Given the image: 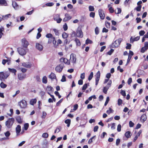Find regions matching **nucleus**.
Masks as SVG:
<instances>
[{"mask_svg":"<svg viewBox=\"0 0 148 148\" xmlns=\"http://www.w3.org/2000/svg\"><path fill=\"white\" fill-rule=\"evenodd\" d=\"M18 104L21 109H25L27 107V101L24 99H22L19 101Z\"/></svg>","mask_w":148,"mask_h":148,"instance_id":"1","label":"nucleus"},{"mask_svg":"<svg viewBox=\"0 0 148 148\" xmlns=\"http://www.w3.org/2000/svg\"><path fill=\"white\" fill-rule=\"evenodd\" d=\"M14 121V118H9L5 122V125L8 128L11 127Z\"/></svg>","mask_w":148,"mask_h":148,"instance_id":"2","label":"nucleus"},{"mask_svg":"<svg viewBox=\"0 0 148 148\" xmlns=\"http://www.w3.org/2000/svg\"><path fill=\"white\" fill-rule=\"evenodd\" d=\"M9 73L6 72L4 73L3 72H0V80H2L6 79L9 75Z\"/></svg>","mask_w":148,"mask_h":148,"instance_id":"3","label":"nucleus"},{"mask_svg":"<svg viewBox=\"0 0 148 148\" xmlns=\"http://www.w3.org/2000/svg\"><path fill=\"white\" fill-rule=\"evenodd\" d=\"M17 50L19 54L22 56L25 55L27 53L26 51L22 47H18L17 49Z\"/></svg>","mask_w":148,"mask_h":148,"instance_id":"4","label":"nucleus"},{"mask_svg":"<svg viewBox=\"0 0 148 148\" xmlns=\"http://www.w3.org/2000/svg\"><path fill=\"white\" fill-rule=\"evenodd\" d=\"M76 35L78 37L82 38L83 36V32L81 28L78 27L76 30Z\"/></svg>","mask_w":148,"mask_h":148,"instance_id":"5","label":"nucleus"},{"mask_svg":"<svg viewBox=\"0 0 148 148\" xmlns=\"http://www.w3.org/2000/svg\"><path fill=\"white\" fill-rule=\"evenodd\" d=\"M70 62H71L73 65L75 64L76 62V59L75 55L73 53H72L70 56Z\"/></svg>","mask_w":148,"mask_h":148,"instance_id":"6","label":"nucleus"},{"mask_svg":"<svg viewBox=\"0 0 148 148\" xmlns=\"http://www.w3.org/2000/svg\"><path fill=\"white\" fill-rule=\"evenodd\" d=\"M53 19L54 20L56 21L57 23H60L62 19L60 18V15L59 14H57L54 15Z\"/></svg>","mask_w":148,"mask_h":148,"instance_id":"7","label":"nucleus"},{"mask_svg":"<svg viewBox=\"0 0 148 148\" xmlns=\"http://www.w3.org/2000/svg\"><path fill=\"white\" fill-rule=\"evenodd\" d=\"M22 45L24 48H26L29 45V43L25 38L22 39L21 40Z\"/></svg>","mask_w":148,"mask_h":148,"instance_id":"8","label":"nucleus"},{"mask_svg":"<svg viewBox=\"0 0 148 148\" xmlns=\"http://www.w3.org/2000/svg\"><path fill=\"white\" fill-rule=\"evenodd\" d=\"M60 61L61 62H63L66 65H69L70 64V60L65 58H61L60 59Z\"/></svg>","mask_w":148,"mask_h":148,"instance_id":"9","label":"nucleus"},{"mask_svg":"<svg viewBox=\"0 0 148 148\" xmlns=\"http://www.w3.org/2000/svg\"><path fill=\"white\" fill-rule=\"evenodd\" d=\"M98 12L100 18L102 20L104 19L105 17L104 11L101 9H99L98 10Z\"/></svg>","mask_w":148,"mask_h":148,"instance_id":"10","label":"nucleus"},{"mask_svg":"<svg viewBox=\"0 0 148 148\" xmlns=\"http://www.w3.org/2000/svg\"><path fill=\"white\" fill-rule=\"evenodd\" d=\"M95 85L97 86L99 83L100 77V73L99 71H98L95 75Z\"/></svg>","mask_w":148,"mask_h":148,"instance_id":"11","label":"nucleus"},{"mask_svg":"<svg viewBox=\"0 0 148 148\" xmlns=\"http://www.w3.org/2000/svg\"><path fill=\"white\" fill-rule=\"evenodd\" d=\"M22 65L25 67L30 68L32 66V64L31 62H24L22 63Z\"/></svg>","mask_w":148,"mask_h":148,"instance_id":"12","label":"nucleus"},{"mask_svg":"<svg viewBox=\"0 0 148 148\" xmlns=\"http://www.w3.org/2000/svg\"><path fill=\"white\" fill-rule=\"evenodd\" d=\"M122 39L121 38H119L115 40L113 43V45L115 47H118L120 45Z\"/></svg>","mask_w":148,"mask_h":148,"instance_id":"13","label":"nucleus"},{"mask_svg":"<svg viewBox=\"0 0 148 148\" xmlns=\"http://www.w3.org/2000/svg\"><path fill=\"white\" fill-rule=\"evenodd\" d=\"M64 67V65L59 64L58 65L56 68V70L57 72H60L62 70Z\"/></svg>","mask_w":148,"mask_h":148,"instance_id":"14","label":"nucleus"},{"mask_svg":"<svg viewBox=\"0 0 148 148\" xmlns=\"http://www.w3.org/2000/svg\"><path fill=\"white\" fill-rule=\"evenodd\" d=\"M36 48L40 51H42L43 50V47L42 45L39 43H36Z\"/></svg>","mask_w":148,"mask_h":148,"instance_id":"15","label":"nucleus"},{"mask_svg":"<svg viewBox=\"0 0 148 148\" xmlns=\"http://www.w3.org/2000/svg\"><path fill=\"white\" fill-rule=\"evenodd\" d=\"M45 89L49 95H50V93L53 92V88L50 86H48Z\"/></svg>","mask_w":148,"mask_h":148,"instance_id":"16","label":"nucleus"},{"mask_svg":"<svg viewBox=\"0 0 148 148\" xmlns=\"http://www.w3.org/2000/svg\"><path fill=\"white\" fill-rule=\"evenodd\" d=\"M65 17L63 19V21L66 22L72 18L71 16L68 14L66 13L65 15Z\"/></svg>","mask_w":148,"mask_h":148,"instance_id":"17","label":"nucleus"},{"mask_svg":"<svg viewBox=\"0 0 148 148\" xmlns=\"http://www.w3.org/2000/svg\"><path fill=\"white\" fill-rule=\"evenodd\" d=\"M26 77V75L23 73H19L18 74V79L20 80H23Z\"/></svg>","mask_w":148,"mask_h":148,"instance_id":"18","label":"nucleus"},{"mask_svg":"<svg viewBox=\"0 0 148 148\" xmlns=\"http://www.w3.org/2000/svg\"><path fill=\"white\" fill-rule=\"evenodd\" d=\"M147 117L145 114H143L140 117V120L142 123H144L147 119Z\"/></svg>","mask_w":148,"mask_h":148,"instance_id":"19","label":"nucleus"},{"mask_svg":"<svg viewBox=\"0 0 148 148\" xmlns=\"http://www.w3.org/2000/svg\"><path fill=\"white\" fill-rule=\"evenodd\" d=\"M12 5L13 8L15 10H18L19 8V6L16 3L15 1H12Z\"/></svg>","mask_w":148,"mask_h":148,"instance_id":"20","label":"nucleus"},{"mask_svg":"<svg viewBox=\"0 0 148 148\" xmlns=\"http://www.w3.org/2000/svg\"><path fill=\"white\" fill-rule=\"evenodd\" d=\"M49 77L51 80L56 79V75L53 73H51L50 74L49 76Z\"/></svg>","mask_w":148,"mask_h":148,"instance_id":"21","label":"nucleus"},{"mask_svg":"<svg viewBox=\"0 0 148 148\" xmlns=\"http://www.w3.org/2000/svg\"><path fill=\"white\" fill-rule=\"evenodd\" d=\"M16 132L17 135H18L21 131V127L19 125H18L16 128Z\"/></svg>","mask_w":148,"mask_h":148,"instance_id":"22","label":"nucleus"},{"mask_svg":"<svg viewBox=\"0 0 148 148\" xmlns=\"http://www.w3.org/2000/svg\"><path fill=\"white\" fill-rule=\"evenodd\" d=\"M0 5L6 6L8 4L5 0H0Z\"/></svg>","mask_w":148,"mask_h":148,"instance_id":"23","label":"nucleus"},{"mask_svg":"<svg viewBox=\"0 0 148 148\" xmlns=\"http://www.w3.org/2000/svg\"><path fill=\"white\" fill-rule=\"evenodd\" d=\"M37 100L36 99H32L30 100L29 103L31 105L33 106L36 102Z\"/></svg>","mask_w":148,"mask_h":148,"instance_id":"24","label":"nucleus"},{"mask_svg":"<svg viewBox=\"0 0 148 148\" xmlns=\"http://www.w3.org/2000/svg\"><path fill=\"white\" fill-rule=\"evenodd\" d=\"M4 30L3 27L1 26L0 28V39L2 37V36L3 35V32Z\"/></svg>","mask_w":148,"mask_h":148,"instance_id":"25","label":"nucleus"},{"mask_svg":"<svg viewBox=\"0 0 148 148\" xmlns=\"http://www.w3.org/2000/svg\"><path fill=\"white\" fill-rule=\"evenodd\" d=\"M11 16V15L10 14L3 15L2 16V19L6 20L10 17Z\"/></svg>","mask_w":148,"mask_h":148,"instance_id":"26","label":"nucleus"},{"mask_svg":"<svg viewBox=\"0 0 148 148\" xmlns=\"http://www.w3.org/2000/svg\"><path fill=\"white\" fill-rule=\"evenodd\" d=\"M125 135L127 138H129L131 136V133L130 132L128 131L125 132Z\"/></svg>","mask_w":148,"mask_h":148,"instance_id":"27","label":"nucleus"},{"mask_svg":"<svg viewBox=\"0 0 148 148\" xmlns=\"http://www.w3.org/2000/svg\"><path fill=\"white\" fill-rule=\"evenodd\" d=\"M108 8H109L108 10L110 13H112L114 12V9L112 8V7L110 6V4L108 5Z\"/></svg>","mask_w":148,"mask_h":148,"instance_id":"28","label":"nucleus"},{"mask_svg":"<svg viewBox=\"0 0 148 148\" xmlns=\"http://www.w3.org/2000/svg\"><path fill=\"white\" fill-rule=\"evenodd\" d=\"M62 38L64 39H66L69 36V34L65 32H63L62 34Z\"/></svg>","mask_w":148,"mask_h":148,"instance_id":"29","label":"nucleus"},{"mask_svg":"<svg viewBox=\"0 0 148 148\" xmlns=\"http://www.w3.org/2000/svg\"><path fill=\"white\" fill-rule=\"evenodd\" d=\"M8 69L9 71L10 72H11L12 73H13L14 74V75H16V70L15 69H10V68H9Z\"/></svg>","mask_w":148,"mask_h":148,"instance_id":"30","label":"nucleus"},{"mask_svg":"<svg viewBox=\"0 0 148 148\" xmlns=\"http://www.w3.org/2000/svg\"><path fill=\"white\" fill-rule=\"evenodd\" d=\"M71 120L69 119H67L65 120L64 122L65 123L67 124V126L69 127L70 126L71 124Z\"/></svg>","mask_w":148,"mask_h":148,"instance_id":"31","label":"nucleus"},{"mask_svg":"<svg viewBox=\"0 0 148 148\" xmlns=\"http://www.w3.org/2000/svg\"><path fill=\"white\" fill-rule=\"evenodd\" d=\"M42 82L44 84H46L47 82V79L46 76H44L42 78Z\"/></svg>","mask_w":148,"mask_h":148,"instance_id":"32","label":"nucleus"},{"mask_svg":"<svg viewBox=\"0 0 148 148\" xmlns=\"http://www.w3.org/2000/svg\"><path fill=\"white\" fill-rule=\"evenodd\" d=\"M75 42L76 45L77 46H80L81 45L80 42L79 40L77 38H76L75 39Z\"/></svg>","mask_w":148,"mask_h":148,"instance_id":"33","label":"nucleus"},{"mask_svg":"<svg viewBox=\"0 0 148 148\" xmlns=\"http://www.w3.org/2000/svg\"><path fill=\"white\" fill-rule=\"evenodd\" d=\"M4 134L6 137V138L7 139H9L8 137L10 136V133L9 131H7L6 132H5Z\"/></svg>","mask_w":148,"mask_h":148,"instance_id":"34","label":"nucleus"},{"mask_svg":"<svg viewBox=\"0 0 148 148\" xmlns=\"http://www.w3.org/2000/svg\"><path fill=\"white\" fill-rule=\"evenodd\" d=\"M16 121L19 123H22V121L21 117L20 116H18L16 118Z\"/></svg>","mask_w":148,"mask_h":148,"instance_id":"35","label":"nucleus"},{"mask_svg":"<svg viewBox=\"0 0 148 148\" xmlns=\"http://www.w3.org/2000/svg\"><path fill=\"white\" fill-rule=\"evenodd\" d=\"M121 12V9L119 8H117L115 10V12L116 14H120Z\"/></svg>","mask_w":148,"mask_h":148,"instance_id":"36","label":"nucleus"},{"mask_svg":"<svg viewBox=\"0 0 148 148\" xmlns=\"http://www.w3.org/2000/svg\"><path fill=\"white\" fill-rule=\"evenodd\" d=\"M7 85L4 84L3 82H1L0 84V86L3 88H4L6 87Z\"/></svg>","mask_w":148,"mask_h":148,"instance_id":"37","label":"nucleus"},{"mask_svg":"<svg viewBox=\"0 0 148 148\" xmlns=\"http://www.w3.org/2000/svg\"><path fill=\"white\" fill-rule=\"evenodd\" d=\"M147 49V48L143 47L141 49L140 52L142 53H143Z\"/></svg>","mask_w":148,"mask_h":148,"instance_id":"38","label":"nucleus"},{"mask_svg":"<svg viewBox=\"0 0 148 148\" xmlns=\"http://www.w3.org/2000/svg\"><path fill=\"white\" fill-rule=\"evenodd\" d=\"M29 126V124L28 123H25L24 125V128L25 130H27Z\"/></svg>","mask_w":148,"mask_h":148,"instance_id":"39","label":"nucleus"},{"mask_svg":"<svg viewBox=\"0 0 148 148\" xmlns=\"http://www.w3.org/2000/svg\"><path fill=\"white\" fill-rule=\"evenodd\" d=\"M95 137V136H93V137H92L91 138H90L89 140L88 141V144H90L92 143L93 142L92 140Z\"/></svg>","mask_w":148,"mask_h":148,"instance_id":"40","label":"nucleus"},{"mask_svg":"<svg viewBox=\"0 0 148 148\" xmlns=\"http://www.w3.org/2000/svg\"><path fill=\"white\" fill-rule=\"evenodd\" d=\"M109 88L106 87V86L104 87L103 88V92L105 94L107 93V92Z\"/></svg>","mask_w":148,"mask_h":148,"instance_id":"41","label":"nucleus"},{"mask_svg":"<svg viewBox=\"0 0 148 148\" xmlns=\"http://www.w3.org/2000/svg\"><path fill=\"white\" fill-rule=\"evenodd\" d=\"M112 84V81L111 80L109 81L108 83L106 84V86H105L106 87H107L108 88L111 86Z\"/></svg>","mask_w":148,"mask_h":148,"instance_id":"42","label":"nucleus"},{"mask_svg":"<svg viewBox=\"0 0 148 148\" xmlns=\"http://www.w3.org/2000/svg\"><path fill=\"white\" fill-rule=\"evenodd\" d=\"M61 127L59 126V127H57V128L55 131V133H56L59 132L61 130Z\"/></svg>","mask_w":148,"mask_h":148,"instance_id":"43","label":"nucleus"},{"mask_svg":"<svg viewBox=\"0 0 148 148\" xmlns=\"http://www.w3.org/2000/svg\"><path fill=\"white\" fill-rule=\"evenodd\" d=\"M93 72H91L88 78V79L90 81L92 79L93 77Z\"/></svg>","mask_w":148,"mask_h":148,"instance_id":"44","label":"nucleus"},{"mask_svg":"<svg viewBox=\"0 0 148 148\" xmlns=\"http://www.w3.org/2000/svg\"><path fill=\"white\" fill-rule=\"evenodd\" d=\"M53 43L54 45V47H57L58 46V43H56L55 39L53 40Z\"/></svg>","mask_w":148,"mask_h":148,"instance_id":"45","label":"nucleus"},{"mask_svg":"<svg viewBox=\"0 0 148 148\" xmlns=\"http://www.w3.org/2000/svg\"><path fill=\"white\" fill-rule=\"evenodd\" d=\"M114 51V49H111L109 51L107 52V54L109 55H111L113 53Z\"/></svg>","mask_w":148,"mask_h":148,"instance_id":"46","label":"nucleus"},{"mask_svg":"<svg viewBox=\"0 0 148 148\" xmlns=\"http://www.w3.org/2000/svg\"><path fill=\"white\" fill-rule=\"evenodd\" d=\"M94 8L93 6L90 5L89 6V10L90 11H93L94 10Z\"/></svg>","mask_w":148,"mask_h":148,"instance_id":"47","label":"nucleus"},{"mask_svg":"<svg viewBox=\"0 0 148 148\" xmlns=\"http://www.w3.org/2000/svg\"><path fill=\"white\" fill-rule=\"evenodd\" d=\"M113 112V110L110 108H109V109L106 111V112L108 114H110V113Z\"/></svg>","mask_w":148,"mask_h":148,"instance_id":"48","label":"nucleus"},{"mask_svg":"<svg viewBox=\"0 0 148 148\" xmlns=\"http://www.w3.org/2000/svg\"><path fill=\"white\" fill-rule=\"evenodd\" d=\"M46 115H47L46 113L44 111H43L42 112V116H41V118L42 119H45V118Z\"/></svg>","mask_w":148,"mask_h":148,"instance_id":"49","label":"nucleus"},{"mask_svg":"<svg viewBox=\"0 0 148 148\" xmlns=\"http://www.w3.org/2000/svg\"><path fill=\"white\" fill-rule=\"evenodd\" d=\"M53 30L54 31V32L55 34L56 35L58 36V35H59V33L58 31V30H57L56 29H53Z\"/></svg>","mask_w":148,"mask_h":148,"instance_id":"50","label":"nucleus"},{"mask_svg":"<svg viewBox=\"0 0 148 148\" xmlns=\"http://www.w3.org/2000/svg\"><path fill=\"white\" fill-rule=\"evenodd\" d=\"M92 42V40L89 39H87L86 41V44H91Z\"/></svg>","mask_w":148,"mask_h":148,"instance_id":"51","label":"nucleus"},{"mask_svg":"<svg viewBox=\"0 0 148 148\" xmlns=\"http://www.w3.org/2000/svg\"><path fill=\"white\" fill-rule=\"evenodd\" d=\"M121 125L120 124H119L117 127V131L118 132H120L121 130Z\"/></svg>","mask_w":148,"mask_h":148,"instance_id":"52","label":"nucleus"},{"mask_svg":"<svg viewBox=\"0 0 148 148\" xmlns=\"http://www.w3.org/2000/svg\"><path fill=\"white\" fill-rule=\"evenodd\" d=\"M48 134L47 133H45L42 134V137L44 138H47L48 137Z\"/></svg>","mask_w":148,"mask_h":148,"instance_id":"53","label":"nucleus"},{"mask_svg":"<svg viewBox=\"0 0 148 148\" xmlns=\"http://www.w3.org/2000/svg\"><path fill=\"white\" fill-rule=\"evenodd\" d=\"M95 33L96 35H97L99 34V30L98 27H96L95 29Z\"/></svg>","mask_w":148,"mask_h":148,"instance_id":"54","label":"nucleus"},{"mask_svg":"<svg viewBox=\"0 0 148 148\" xmlns=\"http://www.w3.org/2000/svg\"><path fill=\"white\" fill-rule=\"evenodd\" d=\"M127 46L126 47V49H130L131 47V45L129 43H127Z\"/></svg>","mask_w":148,"mask_h":148,"instance_id":"55","label":"nucleus"},{"mask_svg":"<svg viewBox=\"0 0 148 148\" xmlns=\"http://www.w3.org/2000/svg\"><path fill=\"white\" fill-rule=\"evenodd\" d=\"M122 103V101L121 99H119L118 100V105L119 106H120Z\"/></svg>","mask_w":148,"mask_h":148,"instance_id":"56","label":"nucleus"},{"mask_svg":"<svg viewBox=\"0 0 148 148\" xmlns=\"http://www.w3.org/2000/svg\"><path fill=\"white\" fill-rule=\"evenodd\" d=\"M54 3L52 2L48 3L46 4L45 5L47 6H53Z\"/></svg>","mask_w":148,"mask_h":148,"instance_id":"57","label":"nucleus"},{"mask_svg":"<svg viewBox=\"0 0 148 148\" xmlns=\"http://www.w3.org/2000/svg\"><path fill=\"white\" fill-rule=\"evenodd\" d=\"M111 129L112 130H114L115 129V123H111Z\"/></svg>","mask_w":148,"mask_h":148,"instance_id":"58","label":"nucleus"},{"mask_svg":"<svg viewBox=\"0 0 148 148\" xmlns=\"http://www.w3.org/2000/svg\"><path fill=\"white\" fill-rule=\"evenodd\" d=\"M145 32L144 30H141L139 32V34L140 36H143L145 34Z\"/></svg>","mask_w":148,"mask_h":148,"instance_id":"59","label":"nucleus"},{"mask_svg":"<svg viewBox=\"0 0 148 148\" xmlns=\"http://www.w3.org/2000/svg\"><path fill=\"white\" fill-rule=\"evenodd\" d=\"M88 86V84H84L82 88V90H85L87 88V87Z\"/></svg>","mask_w":148,"mask_h":148,"instance_id":"60","label":"nucleus"},{"mask_svg":"<svg viewBox=\"0 0 148 148\" xmlns=\"http://www.w3.org/2000/svg\"><path fill=\"white\" fill-rule=\"evenodd\" d=\"M63 29L64 31H66L68 29V26L67 24L66 23H65L63 25Z\"/></svg>","mask_w":148,"mask_h":148,"instance_id":"61","label":"nucleus"},{"mask_svg":"<svg viewBox=\"0 0 148 148\" xmlns=\"http://www.w3.org/2000/svg\"><path fill=\"white\" fill-rule=\"evenodd\" d=\"M110 23L106 21V26L107 28H109L110 27Z\"/></svg>","mask_w":148,"mask_h":148,"instance_id":"62","label":"nucleus"},{"mask_svg":"<svg viewBox=\"0 0 148 148\" xmlns=\"http://www.w3.org/2000/svg\"><path fill=\"white\" fill-rule=\"evenodd\" d=\"M109 101V98L108 97H107L106 101L104 104V105L105 106H106L107 104Z\"/></svg>","mask_w":148,"mask_h":148,"instance_id":"63","label":"nucleus"},{"mask_svg":"<svg viewBox=\"0 0 148 148\" xmlns=\"http://www.w3.org/2000/svg\"><path fill=\"white\" fill-rule=\"evenodd\" d=\"M129 126L130 127H132L134 125V123L131 121H130L129 123Z\"/></svg>","mask_w":148,"mask_h":148,"instance_id":"64","label":"nucleus"}]
</instances>
